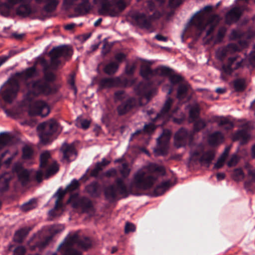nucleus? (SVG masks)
Listing matches in <instances>:
<instances>
[{
  "mask_svg": "<svg viewBox=\"0 0 255 255\" xmlns=\"http://www.w3.org/2000/svg\"><path fill=\"white\" fill-rule=\"evenodd\" d=\"M171 132L170 130L165 129L163 131L162 134L157 138L158 144H166L170 139Z\"/></svg>",
  "mask_w": 255,
  "mask_h": 255,
  "instance_id": "bb28decb",
  "label": "nucleus"
},
{
  "mask_svg": "<svg viewBox=\"0 0 255 255\" xmlns=\"http://www.w3.org/2000/svg\"><path fill=\"white\" fill-rule=\"evenodd\" d=\"M18 173L19 179L21 181L22 184H24L28 179L30 175V172L26 169L22 168L16 170Z\"/></svg>",
  "mask_w": 255,
  "mask_h": 255,
  "instance_id": "2f4dec72",
  "label": "nucleus"
},
{
  "mask_svg": "<svg viewBox=\"0 0 255 255\" xmlns=\"http://www.w3.org/2000/svg\"><path fill=\"white\" fill-rule=\"evenodd\" d=\"M135 231L134 225L131 223H127L125 227V233L128 234L130 232H133Z\"/></svg>",
  "mask_w": 255,
  "mask_h": 255,
  "instance_id": "5fc2aeb1",
  "label": "nucleus"
},
{
  "mask_svg": "<svg viewBox=\"0 0 255 255\" xmlns=\"http://www.w3.org/2000/svg\"><path fill=\"white\" fill-rule=\"evenodd\" d=\"M37 130L40 141L46 144L52 140L51 136L58 130V125L55 120H51L39 125Z\"/></svg>",
  "mask_w": 255,
  "mask_h": 255,
  "instance_id": "0eeeda50",
  "label": "nucleus"
},
{
  "mask_svg": "<svg viewBox=\"0 0 255 255\" xmlns=\"http://www.w3.org/2000/svg\"><path fill=\"white\" fill-rule=\"evenodd\" d=\"M234 87L236 91L243 90L245 87V82L244 79H237L234 81Z\"/></svg>",
  "mask_w": 255,
  "mask_h": 255,
  "instance_id": "a18cd8bd",
  "label": "nucleus"
},
{
  "mask_svg": "<svg viewBox=\"0 0 255 255\" xmlns=\"http://www.w3.org/2000/svg\"><path fill=\"white\" fill-rule=\"evenodd\" d=\"M246 36L245 34L242 33L240 31L233 30L230 34V38L232 40H234L238 38H244Z\"/></svg>",
  "mask_w": 255,
  "mask_h": 255,
  "instance_id": "49530a36",
  "label": "nucleus"
},
{
  "mask_svg": "<svg viewBox=\"0 0 255 255\" xmlns=\"http://www.w3.org/2000/svg\"><path fill=\"white\" fill-rule=\"evenodd\" d=\"M117 174V171L115 168H111L104 173V175L108 177H115Z\"/></svg>",
  "mask_w": 255,
  "mask_h": 255,
  "instance_id": "052dcab7",
  "label": "nucleus"
},
{
  "mask_svg": "<svg viewBox=\"0 0 255 255\" xmlns=\"http://www.w3.org/2000/svg\"><path fill=\"white\" fill-rule=\"evenodd\" d=\"M50 92L51 89L48 84L43 80L27 83L24 91L25 94V98L28 100H30L32 96L40 94L47 95Z\"/></svg>",
  "mask_w": 255,
  "mask_h": 255,
  "instance_id": "423d86ee",
  "label": "nucleus"
},
{
  "mask_svg": "<svg viewBox=\"0 0 255 255\" xmlns=\"http://www.w3.org/2000/svg\"><path fill=\"white\" fill-rule=\"evenodd\" d=\"M242 10L239 7H234L231 9L226 14V18L228 23L236 21L242 14Z\"/></svg>",
  "mask_w": 255,
  "mask_h": 255,
  "instance_id": "4be33fe9",
  "label": "nucleus"
},
{
  "mask_svg": "<svg viewBox=\"0 0 255 255\" xmlns=\"http://www.w3.org/2000/svg\"><path fill=\"white\" fill-rule=\"evenodd\" d=\"M72 54V49L68 45H62L53 48L50 52L51 66L53 68H57L61 63L59 57L71 56Z\"/></svg>",
  "mask_w": 255,
  "mask_h": 255,
  "instance_id": "1a4fd4ad",
  "label": "nucleus"
},
{
  "mask_svg": "<svg viewBox=\"0 0 255 255\" xmlns=\"http://www.w3.org/2000/svg\"><path fill=\"white\" fill-rule=\"evenodd\" d=\"M119 65L115 62H111L106 65L104 69V72L108 74L115 73L118 70Z\"/></svg>",
  "mask_w": 255,
  "mask_h": 255,
  "instance_id": "f704fd0d",
  "label": "nucleus"
},
{
  "mask_svg": "<svg viewBox=\"0 0 255 255\" xmlns=\"http://www.w3.org/2000/svg\"><path fill=\"white\" fill-rule=\"evenodd\" d=\"M38 75V71L34 66L27 68L21 73H16L3 85L1 88V95L3 100L11 102L15 97L18 90V80H26Z\"/></svg>",
  "mask_w": 255,
  "mask_h": 255,
  "instance_id": "f257e3e1",
  "label": "nucleus"
},
{
  "mask_svg": "<svg viewBox=\"0 0 255 255\" xmlns=\"http://www.w3.org/2000/svg\"><path fill=\"white\" fill-rule=\"evenodd\" d=\"M75 75L74 74H72L70 78L68 79V83L71 86L72 89L73 90L74 93L75 95L77 93V89L75 86Z\"/></svg>",
  "mask_w": 255,
  "mask_h": 255,
  "instance_id": "603ef678",
  "label": "nucleus"
},
{
  "mask_svg": "<svg viewBox=\"0 0 255 255\" xmlns=\"http://www.w3.org/2000/svg\"><path fill=\"white\" fill-rule=\"evenodd\" d=\"M225 160V155L224 156H221L218 160L217 163H215L214 168L216 169H219L221 168L224 164Z\"/></svg>",
  "mask_w": 255,
  "mask_h": 255,
  "instance_id": "4d7b16f0",
  "label": "nucleus"
},
{
  "mask_svg": "<svg viewBox=\"0 0 255 255\" xmlns=\"http://www.w3.org/2000/svg\"><path fill=\"white\" fill-rule=\"evenodd\" d=\"M119 169L121 175L124 177H128L131 171V168L127 163H123Z\"/></svg>",
  "mask_w": 255,
  "mask_h": 255,
  "instance_id": "58836bf2",
  "label": "nucleus"
},
{
  "mask_svg": "<svg viewBox=\"0 0 255 255\" xmlns=\"http://www.w3.org/2000/svg\"><path fill=\"white\" fill-rule=\"evenodd\" d=\"M155 128V127L154 125L152 124H149L148 125H145L144 126V129L143 130H136L134 133L132 134L131 137L130 138V140H131L132 138H133L135 135L139 134V133L143 134L145 132L147 133H150L152 131H153Z\"/></svg>",
  "mask_w": 255,
  "mask_h": 255,
  "instance_id": "c756f323",
  "label": "nucleus"
},
{
  "mask_svg": "<svg viewBox=\"0 0 255 255\" xmlns=\"http://www.w3.org/2000/svg\"><path fill=\"white\" fill-rule=\"evenodd\" d=\"M37 63H39L44 69H47V63L46 61L43 58H39L37 61Z\"/></svg>",
  "mask_w": 255,
  "mask_h": 255,
  "instance_id": "338daca9",
  "label": "nucleus"
},
{
  "mask_svg": "<svg viewBox=\"0 0 255 255\" xmlns=\"http://www.w3.org/2000/svg\"><path fill=\"white\" fill-rule=\"evenodd\" d=\"M28 233V231L26 229H21L15 232L13 240L16 242L21 243Z\"/></svg>",
  "mask_w": 255,
  "mask_h": 255,
  "instance_id": "7c9ffc66",
  "label": "nucleus"
},
{
  "mask_svg": "<svg viewBox=\"0 0 255 255\" xmlns=\"http://www.w3.org/2000/svg\"><path fill=\"white\" fill-rule=\"evenodd\" d=\"M243 61V59L239 56L230 57L228 59L227 65L223 66V69L226 72L230 73L232 71L242 67Z\"/></svg>",
  "mask_w": 255,
  "mask_h": 255,
  "instance_id": "a211bd4d",
  "label": "nucleus"
},
{
  "mask_svg": "<svg viewBox=\"0 0 255 255\" xmlns=\"http://www.w3.org/2000/svg\"><path fill=\"white\" fill-rule=\"evenodd\" d=\"M205 126V123L202 120H199L196 121L194 124V129L199 130Z\"/></svg>",
  "mask_w": 255,
  "mask_h": 255,
  "instance_id": "6e6d98bb",
  "label": "nucleus"
},
{
  "mask_svg": "<svg viewBox=\"0 0 255 255\" xmlns=\"http://www.w3.org/2000/svg\"><path fill=\"white\" fill-rule=\"evenodd\" d=\"M112 3L117 11L118 16L126 8L129 3L126 0H112Z\"/></svg>",
  "mask_w": 255,
  "mask_h": 255,
  "instance_id": "393cba45",
  "label": "nucleus"
},
{
  "mask_svg": "<svg viewBox=\"0 0 255 255\" xmlns=\"http://www.w3.org/2000/svg\"><path fill=\"white\" fill-rule=\"evenodd\" d=\"M115 96L116 100H120L124 97L125 93L122 91H118L115 93Z\"/></svg>",
  "mask_w": 255,
  "mask_h": 255,
  "instance_id": "774afa93",
  "label": "nucleus"
},
{
  "mask_svg": "<svg viewBox=\"0 0 255 255\" xmlns=\"http://www.w3.org/2000/svg\"><path fill=\"white\" fill-rule=\"evenodd\" d=\"M220 19L217 15L209 17L207 12L203 11L195 15L190 24L201 32L206 30L207 35H209L217 26Z\"/></svg>",
  "mask_w": 255,
  "mask_h": 255,
  "instance_id": "20e7f679",
  "label": "nucleus"
},
{
  "mask_svg": "<svg viewBox=\"0 0 255 255\" xmlns=\"http://www.w3.org/2000/svg\"><path fill=\"white\" fill-rule=\"evenodd\" d=\"M191 158L194 160H199L202 164L209 166L215 156V151L210 150L205 151L202 145L198 146L197 150L191 153Z\"/></svg>",
  "mask_w": 255,
  "mask_h": 255,
  "instance_id": "9b49d317",
  "label": "nucleus"
},
{
  "mask_svg": "<svg viewBox=\"0 0 255 255\" xmlns=\"http://www.w3.org/2000/svg\"><path fill=\"white\" fill-rule=\"evenodd\" d=\"M248 59L252 65L255 66V45L254 47L253 51L249 55Z\"/></svg>",
  "mask_w": 255,
  "mask_h": 255,
  "instance_id": "864d4df0",
  "label": "nucleus"
},
{
  "mask_svg": "<svg viewBox=\"0 0 255 255\" xmlns=\"http://www.w3.org/2000/svg\"><path fill=\"white\" fill-rule=\"evenodd\" d=\"M29 114L31 116L39 115L42 117L47 116L50 113L47 104L43 101L33 102L30 106Z\"/></svg>",
  "mask_w": 255,
  "mask_h": 255,
  "instance_id": "2eb2a0df",
  "label": "nucleus"
},
{
  "mask_svg": "<svg viewBox=\"0 0 255 255\" xmlns=\"http://www.w3.org/2000/svg\"><path fill=\"white\" fill-rule=\"evenodd\" d=\"M110 49H111L110 45L107 43H105L104 44V45L103 46L102 53L103 55H106L110 51Z\"/></svg>",
  "mask_w": 255,
  "mask_h": 255,
  "instance_id": "69168bd1",
  "label": "nucleus"
},
{
  "mask_svg": "<svg viewBox=\"0 0 255 255\" xmlns=\"http://www.w3.org/2000/svg\"><path fill=\"white\" fill-rule=\"evenodd\" d=\"M217 122L219 126H225V128H227L228 127L232 126V123L225 118H218Z\"/></svg>",
  "mask_w": 255,
  "mask_h": 255,
  "instance_id": "c03bdc74",
  "label": "nucleus"
},
{
  "mask_svg": "<svg viewBox=\"0 0 255 255\" xmlns=\"http://www.w3.org/2000/svg\"><path fill=\"white\" fill-rule=\"evenodd\" d=\"M131 193V188H128L121 178L117 179L114 185L106 188L105 190V196L110 200L114 199L118 195L127 197Z\"/></svg>",
  "mask_w": 255,
  "mask_h": 255,
  "instance_id": "6e6552de",
  "label": "nucleus"
},
{
  "mask_svg": "<svg viewBox=\"0 0 255 255\" xmlns=\"http://www.w3.org/2000/svg\"><path fill=\"white\" fill-rule=\"evenodd\" d=\"M249 138L250 135L246 131H240L236 134L234 139V140L240 139L241 140V141H240V143L244 144Z\"/></svg>",
  "mask_w": 255,
  "mask_h": 255,
  "instance_id": "e433bc0d",
  "label": "nucleus"
},
{
  "mask_svg": "<svg viewBox=\"0 0 255 255\" xmlns=\"http://www.w3.org/2000/svg\"><path fill=\"white\" fill-rule=\"evenodd\" d=\"M79 182L77 180L74 179L71 183L67 187L66 190L67 192H72L78 188Z\"/></svg>",
  "mask_w": 255,
  "mask_h": 255,
  "instance_id": "3c124183",
  "label": "nucleus"
},
{
  "mask_svg": "<svg viewBox=\"0 0 255 255\" xmlns=\"http://www.w3.org/2000/svg\"><path fill=\"white\" fill-rule=\"evenodd\" d=\"M169 79H170V81L171 83V84L174 85V84L179 83L180 81L181 78L180 76H179L178 75H174L171 76L170 77Z\"/></svg>",
  "mask_w": 255,
  "mask_h": 255,
  "instance_id": "0e129e2a",
  "label": "nucleus"
},
{
  "mask_svg": "<svg viewBox=\"0 0 255 255\" xmlns=\"http://www.w3.org/2000/svg\"><path fill=\"white\" fill-rule=\"evenodd\" d=\"M173 13V11L167 12L165 10H163L161 12L156 11L152 15L149 16L143 13L136 11L131 14V17L140 27L148 29L151 26V20L152 18H158L163 15L169 17L172 16Z\"/></svg>",
  "mask_w": 255,
  "mask_h": 255,
  "instance_id": "39448f33",
  "label": "nucleus"
},
{
  "mask_svg": "<svg viewBox=\"0 0 255 255\" xmlns=\"http://www.w3.org/2000/svg\"><path fill=\"white\" fill-rule=\"evenodd\" d=\"M232 176L233 178L236 181H241L244 178V174L241 169L234 170Z\"/></svg>",
  "mask_w": 255,
  "mask_h": 255,
  "instance_id": "37998d69",
  "label": "nucleus"
},
{
  "mask_svg": "<svg viewBox=\"0 0 255 255\" xmlns=\"http://www.w3.org/2000/svg\"><path fill=\"white\" fill-rule=\"evenodd\" d=\"M190 118L193 121L198 116L199 109L198 105L195 104L192 107H189Z\"/></svg>",
  "mask_w": 255,
  "mask_h": 255,
  "instance_id": "a19ab883",
  "label": "nucleus"
},
{
  "mask_svg": "<svg viewBox=\"0 0 255 255\" xmlns=\"http://www.w3.org/2000/svg\"><path fill=\"white\" fill-rule=\"evenodd\" d=\"M9 177L7 174L0 177V190L4 191L8 189Z\"/></svg>",
  "mask_w": 255,
  "mask_h": 255,
  "instance_id": "72a5a7b5",
  "label": "nucleus"
},
{
  "mask_svg": "<svg viewBox=\"0 0 255 255\" xmlns=\"http://www.w3.org/2000/svg\"><path fill=\"white\" fill-rule=\"evenodd\" d=\"M188 135V133L185 129H180L175 135V145L178 148L184 145Z\"/></svg>",
  "mask_w": 255,
  "mask_h": 255,
  "instance_id": "aec40b11",
  "label": "nucleus"
},
{
  "mask_svg": "<svg viewBox=\"0 0 255 255\" xmlns=\"http://www.w3.org/2000/svg\"><path fill=\"white\" fill-rule=\"evenodd\" d=\"M173 104V100L168 98L165 101L164 105L161 109L160 113L156 116L157 120H161L163 122L168 120L173 117L178 110L177 107L171 109Z\"/></svg>",
  "mask_w": 255,
  "mask_h": 255,
  "instance_id": "4468645a",
  "label": "nucleus"
},
{
  "mask_svg": "<svg viewBox=\"0 0 255 255\" xmlns=\"http://www.w3.org/2000/svg\"><path fill=\"white\" fill-rule=\"evenodd\" d=\"M78 240L77 234L68 236L63 243L61 244L58 248V251L61 252L63 255H81L80 253L71 248L73 244L76 243Z\"/></svg>",
  "mask_w": 255,
  "mask_h": 255,
  "instance_id": "ddd939ff",
  "label": "nucleus"
},
{
  "mask_svg": "<svg viewBox=\"0 0 255 255\" xmlns=\"http://www.w3.org/2000/svg\"><path fill=\"white\" fill-rule=\"evenodd\" d=\"M64 229V227L62 225H54L50 228L49 232L51 234H55L61 232Z\"/></svg>",
  "mask_w": 255,
  "mask_h": 255,
  "instance_id": "8fccbe9b",
  "label": "nucleus"
},
{
  "mask_svg": "<svg viewBox=\"0 0 255 255\" xmlns=\"http://www.w3.org/2000/svg\"><path fill=\"white\" fill-rule=\"evenodd\" d=\"M189 88V86L187 84H182L179 86L177 97L179 100H181L186 96V92Z\"/></svg>",
  "mask_w": 255,
  "mask_h": 255,
  "instance_id": "473e14b6",
  "label": "nucleus"
},
{
  "mask_svg": "<svg viewBox=\"0 0 255 255\" xmlns=\"http://www.w3.org/2000/svg\"><path fill=\"white\" fill-rule=\"evenodd\" d=\"M66 191H67L66 190H63L59 189L54 195L53 197L56 198V200L55 201L54 208L49 212V214L50 216H55L58 215L55 212L62 208V204L60 202V200L63 197Z\"/></svg>",
  "mask_w": 255,
  "mask_h": 255,
  "instance_id": "412c9836",
  "label": "nucleus"
},
{
  "mask_svg": "<svg viewBox=\"0 0 255 255\" xmlns=\"http://www.w3.org/2000/svg\"><path fill=\"white\" fill-rule=\"evenodd\" d=\"M239 158L236 155H233L230 160L228 162V165L229 167L235 166L238 162Z\"/></svg>",
  "mask_w": 255,
  "mask_h": 255,
  "instance_id": "bf43d9fd",
  "label": "nucleus"
},
{
  "mask_svg": "<svg viewBox=\"0 0 255 255\" xmlns=\"http://www.w3.org/2000/svg\"><path fill=\"white\" fill-rule=\"evenodd\" d=\"M40 168H47L46 178L55 174L58 170L57 164L51 158L50 153L48 151L43 152L40 155Z\"/></svg>",
  "mask_w": 255,
  "mask_h": 255,
  "instance_id": "f8f14e48",
  "label": "nucleus"
},
{
  "mask_svg": "<svg viewBox=\"0 0 255 255\" xmlns=\"http://www.w3.org/2000/svg\"><path fill=\"white\" fill-rule=\"evenodd\" d=\"M223 140V136L219 132H216L211 134L209 138V142L212 145H215L221 143Z\"/></svg>",
  "mask_w": 255,
  "mask_h": 255,
  "instance_id": "a878e982",
  "label": "nucleus"
},
{
  "mask_svg": "<svg viewBox=\"0 0 255 255\" xmlns=\"http://www.w3.org/2000/svg\"><path fill=\"white\" fill-rule=\"evenodd\" d=\"M137 105L135 99H129L126 103H122L118 107V112L120 115H123L129 111L131 107Z\"/></svg>",
  "mask_w": 255,
  "mask_h": 255,
  "instance_id": "5701e85b",
  "label": "nucleus"
},
{
  "mask_svg": "<svg viewBox=\"0 0 255 255\" xmlns=\"http://www.w3.org/2000/svg\"><path fill=\"white\" fill-rule=\"evenodd\" d=\"M120 82L119 77L114 78H105L102 79L100 83V86L102 88H110L118 85Z\"/></svg>",
  "mask_w": 255,
  "mask_h": 255,
  "instance_id": "b1692460",
  "label": "nucleus"
},
{
  "mask_svg": "<svg viewBox=\"0 0 255 255\" xmlns=\"http://www.w3.org/2000/svg\"><path fill=\"white\" fill-rule=\"evenodd\" d=\"M19 2H22V3L19 5V6L16 9V13L17 14L25 17L31 13H33L36 12V10L34 8H31L29 4V2L26 0H23L22 1H19ZM19 3V2H18Z\"/></svg>",
  "mask_w": 255,
  "mask_h": 255,
  "instance_id": "6ab92c4d",
  "label": "nucleus"
},
{
  "mask_svg": "<svg viewBox=\"0 0 255 255\" xmlns=\"http://www.w3.org/2000/svg\"><path fill=\"white\" fill-rule=\"evenodd\" d=\"M149 171L157 172L163 174L164 169L163 166L154 163H151L147 167H143L134 173L131 186L144 190L150 188L155 183L156 178L151 176Z\"/></svg>",
  "mask_w": 255,
  "mask_h": 255,
  "instance_id": "f03ea898",
  "label": "nucleus"
},
{
  "mask_svg": "<svg viewBox=\"0 0 255 255\" xmlns=\"http://www.w3.org/2000/svg\"><path fill=\"white\" fill-rule=\"evenodd\" d=\"M153 63V62L151 61H143L141 66L140 74L144 78H148L149 77L154 75L165 76L170 74V69L164 66H160L153 71L151 70L150 66Z\"/></svg>",
  "mask_w": 255,
  "mask_h": 255,
  "instance_id": "9d476101",
  "label": "nucleus"
},
{
  "mask_svg": "<svg viewBox=\"0 0 255 255\" xmlns=\"http://www.w3.org/2000/svg\"><path fill=\"white\" fill-rule=\"evenodd\" d=\"M37 2H46L45 6V9L47 11H51L53 10L57 5L58 0H36Z\"/></svg>",
  "mask_w": 255,
  "mask_h": 255,
  "instance_id": "cd10ccee",
  "label": "nucleus"
},
{
  "mask_svg": "<svg viewBox=\"0 0 255 255\" xmlns=\"http://www.w3.org/2000/svg\"><path fill=\"white\" fill-rule=\"evenodd\" d=\"M15 54L14 51H10L8 55L0 57V66L4 63L10 57Z\"/></svg>",
  "mask_w": 255,
  "mask_h": 255,
  "instance_id": "e2e57ef3",
  "label": "nucleus"
},
{
  "mask_svg": "<svg viewBox=\"0 0 255 255\" xmlns=\"http://www.w3.org/2000/svg\"><path fill=\"white\" fill-rule=\"evenodd\" d=\"M93 2L101 4L99 9L101 14L111 17L118 16L117 11L110 0H93ZM63 5L66 8L73 6L78 11L87 10L90 8L89 0H63Z\"/></svg>",
  "mask_w": 255,
  "mask_h": 255,
  "instance_id": "7ed1b4c3",
  "label": "nucleus"
},
{
  "mask_svg": "<svg viewBox=\"0 0 255 255\" xmlns=\"http://www.w3.org/2000/svg\"><path fill=\"white\" fill-rule=\"evenodd\" d=\"M25 248L23 246H19L14 251V255H23L25 253Z\"/></svg>",
  "mask_w": 255,
  "mask_h": 255,
  "instance_id": "13d9d810",
  "label": "nucleus"
},
{
  "mask_svg": "<svg viewBox=\"0 0 255 255\" xmlns=\"http://www.w3.org/2000/svg\"><path fill=\"white\" fill-rule=\"evenodd\" d=\"M172 185L170 184V182L169 181L165 182L162 183L160 186H159L156 189V192H158V191H161V193L157 194V195H161L163 194L169 187L171 186Z\"/></svg>",
  "mask_w": 255,
  "mask_h": 255,
  "instance_id": "de8ad7c7",
  "label": "nucleus"
},
{
  "mask_svg": "<svg viewBox=\"0 0 255 255\" xmlns=\"http://www.w3.org/2000/svg\"><path fill=\"white\" fill-rule=\"evenodd\" d=\"M226 29L224 27L219 29L216 37L214 40L215 43H218L221 41L226 33Z\"/></svg>",
  "mask_w": 255,
  "mask_h": 255,
  "instance_id": "09e8293b",
  "label": "nucleus"
},
{
  "mask_svg": "<svg viewBox=\"0 0 255 255\" xmlns=\"http://www.w3.org/2000/svg\"><path fill=\"white\" fill-rule=\"evenodd\" d=\"M61 150L63 152L62 160L63 162L69 163L75 158L76 152L73 144L63 143Z\"/></svg>",
  "mask_w": 255,
  "mask_h": 255,
  "instance_id": "f3484780",
  "label": "nucleus"
},
{
  "mask_svg": "<svg viewBox=\"0 0 255 255\" xmlns=\"http://www.w3.org/2000/svg\"><path fill=\"white\" fill-rule=\"evenodd\" d=\"M91 122V121L90 120L85 119L82 117H79L76 119V126L78 128L86 129L89 127Z\"/></svg>",
  "mask_w": 255,
  "mask_h": 255,
  "instance_id": "c85d7f7f",
  "label": "nucleus"
},
{
  "mask_svg": "<svg viewBox=\"0 0 255 255\" xmlns=\"http://www.w3.org/2000/svg\"><path fill=\"white\" fill-rule=\"evenodd\" d=\"M36 207V202L35 200H31L29 202L23 204L20 207L22 211L27 212Z\"/></svg>",
  "mask_w": 255,
  "mask_h": 255,
  "instance_id": "4c0bfd02",
  "label": "nucleus"
},
{
  "mask_svg": "<svg viewBox=\"0 0 255 255\" xmlns=\"http://www.w3.org/2000/svg\"><path fill=\"white\" fill-rule=\"evenodd\" d=\"M68 202L71 204L73 207L76 208L80 205L81 203V200L79 198L78 195L75 194L71 196L68 200Z\"/></svg>",
  "mask_w": 255,
  "mask_h": 255,
  "instance_id": "79ce46f5",
  "label": "nucleus"
},
{
  "mask_svg": "<svg viewBox=\"0 0 255 255\" xmlns=\"http://www.w3.org/2000/svg\"><path fill=\"white\" fill-rule=\"evenodd\" d=\"M182 2V0H169V6L174 8L179 6Z\"/></svg>",
  "mask_w": 255,
  "mask_h": 255,
  "instance_id": "680f3d73",
  "label": "nucleus"
},
{
  "mask_svg": "<svg viewBox=\"0 0 255 255\" xmlns=\"http://www.w3.org/2000/svg\"><path fill=\"white\" fill-rule=\"evenodd\" d=\"M247 41H240L238 45L234 43L229 44L227 47L219 49L216 52V56L220 60L225 56L237 51H240L247 44Z\"/></svg>",
  "mask_w": 255,
  "mask_h": 255,
  "instance_id": "dca6fc26",
  "label": "nucleus"
},
{
  "mask_svg": "<svg viewBox=\"0 0 255 255\" xmlns=\"http://www.w3.org/2000/svg\"><path fill=\"white\" fill-rule=\"evenodd\" d=\"M23 151V158L24 159H28L32 158L33 150L32 148L28 145H25L22 149Z\"/></svg>",
  "mask_w": 255,
  "mask_h": 255,
  "instance_id": "ea45409f",
  "label": "nucleus"
},
{
  "mask_svg": "<svg viewBox=\"0 0 255 255\" xmlns=\"http://www.w3.org/2000/svg\"><path fill=\"white\" fill-rule=\"evenodd\" d=\"M10 141V136L7 133H0V149L9 144Z\"/></svg>",
  "mask_w": 255,
  "mask_h": 255,
  "instance_id": "c9c22d12",
  "label": "nucleus"
}]
</instances>
